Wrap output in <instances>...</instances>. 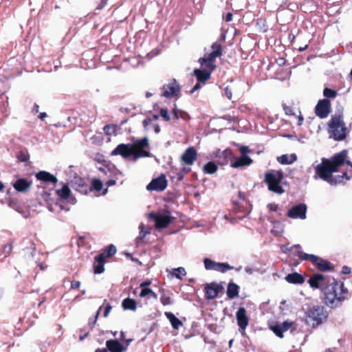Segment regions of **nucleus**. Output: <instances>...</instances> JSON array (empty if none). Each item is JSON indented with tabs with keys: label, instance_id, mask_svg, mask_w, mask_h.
<instances>
[{
	"label": "nucleus",
	"instance_id": "obj_1",
	"mask_svg": "<svg viewBox=\"0 0 352 352\" xmlns=\"http://www.w3.org/2000/svg\"><path fill=\"white\" fill-rule=\"evenodd\" d=\"M148 147V139L144 138L133 144H119L112 152L111 155H120L124 158L131 155L136 160L140 157H150L151 154L146 150Z\"/></svg>",
	"mask_w": 352,
	"mask_h": 352
},
{
	"label": "nucleus",
	"instance_id": "obj_2",
	"mask_svg": "<svg viewBox=\"0 0 352 352\" xmlns=\"http://www.w3.org/2000/svg\"><path fill=\"white\" fill-rule=\"evenodd\" d=\"M325 302L327 306L337 308L342 305L347 299L349 292L343 283H340L333 279L332 282L325 287Z\"/></svg>",
	"mask_w": 352,
	"mask_h": 352
},
{
	"label": "nucleus",
	"instance_id": "obj_3",
	"mask_svg": "<svg viewBox=\"0 0 352 352\" xmlns=\"http://www.w3.org/2000/svg\"><path fill=\"white\" fill-rule=\"evenodd\" d=\"M328 132L330 138L335 140H343L347 134V128L340 114H336L331 116L328 124Z\"/></svg>",
	"mask_w": 352,
	"mask_h": 352
},
{
	"label": "nucleus",
	"instance_id": "obj_4",
	"mask_svg": "<svg viewBox=\"0 0 352 352\" xmlns=\"http://www.w3.org/2000/svg\"><path fill=\"white\" fill-rule=\"evenodd\" d=\"M212 52L206 54L199 59L200 68L212 73L217 67L215 65L216 58L222 55L220 44L214 43L211 46Z\"/></svg>",
	"mask_w": 352,
	"mask_h": 352
},
{
	"label": "nucleus",
	"instance_id": "obj_5",
	"mask_svg": "<svg viewBox=\"0 0 352 352\" xmlns=\"http://www.w3.org/2000/svg\"><path fill=\"white\" fill-rule=\"evenodd\" d=\"M328 316L327 311L322 306H314L306 313V322L315 327L324 322Z\"/></svg>",
	"mask_w": 352,
	"mask_h": 352
},
{
	"label": "nucleus",
	"instance_id": "obj_6",
	"mask_svg": "<svg viewBox=\"0 0 352 352\" xmlns=\"http://www.w3.org/2000/svg\"><path fill=\"white\" fill-rule=\"evenodd\" d=\"M283 173L278 170H270L265 174V182L268 185L270 190L277 193L282 194L284 190L280 186V183L283 179Z\"/></svg>",
	"mask_w": 352,
	"mask_h": 352
},
{
	"label": "nucleus",
	"instance_id": "obj_7",
	"mask_svg": "<svg viewBox=\"0 0 352 352\" xmlns=\"http://www.w3.org/2000/svg\"><path fill=\"white\" fill-rule=\"evenodd\" d=\"M298 256L302 260L310 261L320 271H331L333 269V265L330 262L314 254L299 252Z\"/></svg>",
	"mask_w": 352,
	"mask_h": 352
},
{
	"label": "nucleus",
	"instance_id": "obj_8",
	"mask_svg": "<svg viewBox=\"0 0 352 352\" xmlns=\"http://www.w3.org/2000/svg\"><path fill=\"white\" fill-rule=\"evenodd\" d=\"M180 93V87L175 79L171 80L162 87V96L165 98H178Z\"/></svg>",
	"mask_w": 352,
	"mask_h": 352
},
{
	"label": "nucleus",
	"instance_id": "obj_9",
	"mask_svg": "<svg viewBox=\"0 0 352 352\" xmlns=\"http://www.w3.org/2000/svg\"><path fill=\"white\" fill-rule=\"evenodd\" d=\"M148 217L155 221V227L157 229L166 228L172 219V217L170 215L169 212H164V213L159 214L151 212L148 214Z\"/></svg>",
	"mask_w": 352,
	"mask_h": 352
},
{
	"label": "nucleus",
	"instance_id": "obj_10",
	"mask_svg": "<svg viewBox=\"0 0 352 352\" xmlns=\"http://www.w3.org/2000/svg\"><path fill=\"white\" fill-rule=\"evenodd\" d=\"M167 186V180L164 175L153 179L146 186L148 190L163 191Z\"/></svg>",
	"mask_w": 352,
	"mask_h": 352
},
{
	"label": "nucleus",
	"instance_id": "obj_11",
	"mask_svg": "<svg viewBox=\"0 0 352 352\" xmlns=\"http://www.w3.org/2000/svg\"><path fill=\"white\" fill-rule=\"evenodd\" d=\"M307 206L304 204H298L287 212V216L292 219H306Z\"/></svg>",
	"mask_w": 352,
	"mask_h": 352
},
{
	"label": "nucleus",
	"instance_id": "obj_12",
	"mask_svg": "<svg viewBox=\"0 0 352 352\" xmlns=\"http://www.w3.org/2000/svg\"><path fill=\"white\" fill-rule=\"evenodd\" d=\"M330 101L327 99L320 100L316 107V113L320 118H325L330 112Z\"/></svg>",
	"mask_w": 352,
	"mask_h": 352
},
{
	"label": "nucleus",
	"instance_id": "obj_13",
	"mask_svg": "<svg viewBox=\"0 0 352 352\" xmlns=\"http://www.w3.org/2000/svg\"><path fill=\"white\" fill-rule=\"evenodd\" d=\"M71 186L81 194L86 195L89 187L85 184L84 180L79 176H75L70 182Z\"/></svg>",
	"mask_w": 352,
	"mask_h": 352
},
{
	"label": "nucleus",
	"instance_id": "obj_14",
	"mask_svg": "<svg viewBox=\"0 0 352 352\" xmlns=\"http://www.w3.org/2000/svg\"><path fill=\"white\" fill-rule=\"evenodd\" d=\"M56 192L60 199L67 200L72 204L76 203V199L72 196L71 190L67 184H64L62 188L57 190Z\"/></svg>",
	"mask_w": 352,
	"mask_h": 352
},
{
	"label": "nucleus",
	"instance_id": "obj_15",
	"mask_svg": "<svg viewBox=\"0 0 352 352\" xmlns=\"http://www.w3.org/2000/svg\"><path fill=\"white\" fill-rule=\"evenodd\" d=\"M197 158V152L192 147H190L186 150L182 155V162L187 165H192Z\"/></svg>",
	"mask_w": 352,
	"mask_h": 352
},
{
	"label": "nucleus",
	"instance_id": "obj_16",
	"mask_svg": "<svg viewBox=\"0 0 352 352\" xmlns=\"http://www.w3.org/2000/svg\"><path fill=\"white\" fill-rule=\"evenodd\" d=\"M236 316L239 328L244 330L248 324V318L245 308L240 307L236 312Z\"/></svg>",
	"mask_w": 352,
	"mask_h": 352
},
{
	"label": "nucleus",
	"instance_id": "obj_17",
	"mask_svg": "<svg viewBox=\"0 0 352 352\" xmlns=\"http://www.w3.org/2000/svg\"><path fill=\"white\" fill-rule=\"evenodd\" d=\"M292 325V322L285 321L270 327L271 330L278 337L283 338V333L287 331Z\"/></svg>",
	"mask_w": 352,
	"mask_h": 352
},
{
	"label": "nucleus",
	"instance_id": "obj_18",
	"mask_svg": "<svg viewBox=\"0 0 352 352\" xmlns=\"http://www.w3.org/2000/svg\"><path fill=\"white\" fill-rule=\"evenodd\" d=\"M310 286L313 288H322L324 285V276L320 274H314L308 280Z\"/></svg>",
	"mask_w": 352,
	"mask_h": 352
},
{
	"label": "nucleus",
	"instance_id": "obj_19",
	"mask_svg": "<svg viewBox=\"0 0 352 352\" xmlns=\"http://www.w3.org/2000/svg\"><path fill=\"white\" fill-rule=\"evenodd\" d=\"M252 159L247 155H241L240 157L236 158L231 164V167L239 168L244 166H249L252 164Z\"/></svg>",
	"mask_w": 352,
	"mask_h": 352
},
{
	"label": "nucleus",
	"instance_id": "obj_20",
	"mask_svg": "<svg viewBox=\"0 0 352 352\" xmlns=\"http://www.w3.org/2000/svg\"><path fill=\"white\" fill-rule=\"evenodd\" d=\"M193 73L196 76L197 81L202 82L203 85H204L206 82L210 79L211 75V73L201 68L195 69Z\"/></svg>",
	"mask_w": 352,
	"mask_h": 352
},
{
	"label": "nucleus",
	"instance_id": "obj_21",
	"mask_svg": "<svg viewBox=\"0 0 352 352\" xmlns=\"http://www.w3.org/2000/svg\"><path fill=\"white\" fill-rule=\"evenodd\" d=\"M106 346L111 352H123L126 350L118 340H110L106 342Z\"/></svg>",
	"mask_w": 352,
	"mask_h": 352
},
{
	"label": "nucleus",
	"instance_id": "obj_22",
	"mask_svg": "<svg viewBox=\"0 0 352 352\" xmlns=\"http://www.w3.org/2000/svg\"><path fill=\"white\" fill-rule=\"evenodd\" d=\"M36 178L39 180L52 184H56L58 181L54 175L46 171H40L36 174Z\"/></svg>",
	"mask_w": 352,
	"mask_h": 352
},
{
	"label": "nucleus",
	"instance_id": "obj_23",
	"mask_svg": "<svg viewBox=\"0 0 352 352\" xmlns=\"http://www.w3.org/2000/svg\"><path fill=\"white\" fill-rule=\"evenodd\" d=\"M105 256H106L104 253H102L96 256L95 259L98 264L95 265L94 266L95 273L100 274L104 271V263Z\"/></svg>",
	"mask_w": 352,
	"mask_h": 352
},
{
	"label": "nucleus",
	"instance_id": "obj_24",
	"mask_svg": "<svg viewBox=\"0 0 352 352\" xmlns=\"http://www.w3.org/2000/svg\"><path fill=\"white\" fill-rule=\"evenodd\" d=\"M285 280L289 283L302 284L305 281L303 276L298 273H292L288 274L285 277Z\"/></svg>",
	"mask_w": 352,
	"mask_h": 352
},
{
	"label": "nucleus",
	"instance_id": "obj_25",
	"mask_svg": "<svg viewBox=\"0 0 352 352\" xmlns=\"http://www.w3.org/2000/svg\"><path fill=\"white\" fill-rule=\"evenodd\" d=\"M30 182L25 179H18L14 184V188L20 192L25 191L30 187Z\"/></svg>",
	"mask_w": 352,
	"mask_h": 352
},
{
	"label": "nucleus",
	"instance_id": "obj_26",
	"mask_svg": "<svg viewBox=\"0 0 352 352\" xmlns=\"http://www.w3.org/2000/svg\"><path fill=\"white\" fill-rule=\"evenodd\" d=\"M218 293V288L214 284L208 285L206 287V296L208 299L216 298Z\"/></svg>",
	"mask_w": 352,
	"mask_h": 352
},
{
	"label": "nucleus",
	"instance_id": "obj_27",
	"mask_svg": "<svg viewBox=\"0 0 352 352\" xmlns=\"http://www.w3.org/2000/svg\"><path fill=\"white\" fill-rule=\"evenodd\" d=\"M297 160V156L296 154H286L283 155L280 157L277 158L278 162L283 164H291Z\"/></svg>",
	"mask_w": 352,
	"mask_h": 352
},
{
	"label": "nucleus",
	"instance_id": "obj_28",
	"mask_svg": "<svg viewBox=\"0 0 352 352\" xmlns=\"http://www.w3.org/2000/svg\"><path fill=\"white\" fill-rule=\"evenodd\" d=\"M165 316L170 320L172 327L178 329L182 326V322L171 312H165Z\"/></svg>",
	"mask_w": 352,
	"mask_h": 352
},
{
	"label": "nucleus",
	"instance_id": "obj_29",
	"mask_svg": "<svg viewBox=\"0 0 352 352\" xmlns=\"http://www.w3.org/2000/svg\"><path fill=\"white\" fill-rule=\"evenodd\" d=\"M122 306L124 308V309L134 311L137 309V302L135 300L130 298H127L122 301Z\"/></svg>",
	"mask_w": 352,
	"mask_h": 352
},
{
	"label": "nucleus",
	"instance_id": "obj_30",
	"mask_svg": "<svg viewBox=\"0 0 352 352\" xmlns=\"http://www.w3.org/2000/svg\"><path fill=\"white\" fill-rule=\"evenodd\" d=\"M239 287L235 283H229L227 289V295L230 298H234L239 294Z\"/></svg>",
	"mask_w": 352,
	"mask_h": 352
},
{
	"label": "nucleus",
	"instance_id": "obj_31",
	"mask_svg": "<svg viewBox=\"0 0 352 352\" xmlns=\"http://www.w3.org/2000/svg\"><path fill=\"white\" fill-rule=\"evenodd\" d=\"M140 235L137 237L136 241L139 243L142 241L147 234L151 233V228L146 227L144 224L140 223L139 226Z\"/></svg>",
	"mask_w": 352,
	"mask_h": 352
},
{
	"label": "nucleus",
	"instance_id": "obj_32",
	"mask_svg": "<svg viewBox=\"0 0 352 352\" xmlns=\"http://www.w3.org/2000/svg\"><path fill=\"white\" fill-rule=\"evenodd\" d=\"M217 170V166L214 162H208L207 163L204 167V170L205 173L208 174L214 173Z\"/></svg>",
	"mask_w": 352,
	"mask_h": 352
},
{
	"label": "nucleus",
	"instance_id": "obj_33",
	"mask_svg": "<svg viewBox=\"0 0 352 352\" xmlns=\"http://www.w3.org/2000/svg\"><path fill=\"white\" fill-rule=\"evenodd\" d=\"M233 267L230 266L228 263H217V267L214 271L220 272H226L228 270H232Z\"/></svg>",
	"mask_w": 352,
	"mask_h": 352
},
{
	"label": "nucleus",
	"instance_id": "obj_34",
	"mask_svg": "<svg viewBox=\"0 0 352 352\" xmlns=\"http://www.w3.org/2000/svg\"><path fill=\"white\" fill-rule=\"evenodd\" d=\"M204 263L207 270H215L217 262L213 261L210 258H205Z\"/></svg>",
	"mask_w": 352,
	"mask_h": 352
},
{
	"label": "nucleus",
	"instance_id": "obj_35",
	"mask_svg": "<svg viewBox=\"0 0 352 352\" xmlns=\"http://www.w3.org/2000/svg\"><path fill=\"white\" fill-rule=\"evenodd\" d=\"M162 294L160 298V301L163 305H169L173 303V299L170 296L166 295L164 291L162 292Z\"/></svg>",
	"mask_w": 352,
	"mask_h": 352
},
{
	"label": "nucleus",
	"instance_id": "obj_36",
	"mask_svg": "<svg viewBox=\"0 0 352 352\" xmlns=\"http://www.w3.org/2000/svg\"><path fill=\"white\" fill-rule=\"evenodd\" d=\"M323 94L326 98H336L337 93L336 91L329 88H325L323 91Z\"/></svg>",
	"mask_w": 352,
	"mask_h": 352
},
{
	"label": "nucleus",
	"instance_id": "obj_37",
	"mask_svg": "<svg viewBox=\"0 0 352 352\" xmlns=\"http://www.w3.org/2000/svg\"><path fill=\"white\" fill-rule=\"evenodd\" d=\"M92 186L96 190L100 191L102 189L103 184L100 179H94L92 181Z\"/></svg>",
	"mask_w": 352,
	"mask_h": 352
},
{
	"label": "nucleus",
	"instance_id": "obj_38",
	"mask_svg": "<svg viewBox=\"0 0 352 352\" xmlns=\"http://www.w3.org/2000/svg\"><path fill=\"white\" fill-rule=\"evenodd\" d=\"M186 274V272L184 267H180L174 269L173 275L179 279L181 278L180 275L185 276Z\"/></svg>",
	"mask_w": 352,
	"mask_h": 352
},
{
	"label": "nucleus",
	"instance_id": "obj_39",
	"mask_svg": "<svg viewBox=\"0 0 352 352\" xmlns=\"http://www.w3.org/2000/svg\"><path fill=\"white\" fill-rule=\"evenodd\" d=\"M140 289H141V291H140V293L139 294V296L140 298L149 297V296L151 295V292H152V290L150 288L146 287V288H140Z\"/></svg>",
	"mask_w": 352,
	"mask_h": 352
},
{
	"label": "nucleus",
	"instance_id": "obj_40",
	"mask_svg": "<svg viewBox=\"0 0 352 352\" xmlns=\"http://www.w3.org/2000/svg\"><path fill=\"white\" fill-rule=\"evenodd\" d=\"M107 256H111L115 254L116 252V248L113 245H110L107 247Z\"/></svg>",
	"mask_w": 352,
	"mask_h": 352
},
{
	"label": "nucleus",
	"instance_id": "obj_41",
	"mask_svg": "<svg viewBox=\"0 0 352 352\" xmlns=\"http://www.w3.org/2000/svg\"><path fill=\"white\" fill-rule=\"evenodd\" d=\"M160 116L166 121H169L170 119L168 112L166 109H161Z\"/></svg>",
	"mask_w": 352,
	"mask_h": 352
},
{
	"label": "nucleus",
	"instance_id": "obj_42",
	"mask_svg": "<svg viewBox=\"0 0 352 352\" xmlns=\"http://www.w3.org/2000/svg\"><path fill=\"white\" fill-rule=\"evenodd\" d=\"M18 159L21 162H26L29 159V155L25 154V153L21 152L18 155Z\"/></svg>",
	"mask_w": 352,
	"mask_h": 352
},
{
	"label": "nucleus",
	"instance_id": "obj_43",
	"mask_svg": "<svg viewBox=\"0 0 352 352\" xmlns=\"http://www.w3.org/2000/svg\"><path fill=\"white\" fill-rule=\"evenodd\" d=\"M144 127L147 129L148 126L152 123V119L151 118H147L143 121Z\"/></svg>",
	"mask_w": 352,
	"mask_h": 352
},
{
	"label": "nucleus",
	"instance_id": "obj_44",
	"mask_svg": "<svg viewBox=\"0 0 352 352\" xmlns=\"http://www.w3.org/2000/svg\"><path fill=\"white\" fill-rule=\"evenodd\" d=\"M202 82H197L196 85L193 87V88L190 91V94H193L195 91L199 90L201 87Z\"/></svg>",
	"mask_w": 352,
	"mask_h": 352
},
{
	"label": "nucleus",
	"instance_id": "obj_45",
	"mask_svg": "<svg viewBox=\"0 0 352 352\" xmlns=\"http://www.w3.org/2000/svg\"><path fill=\"white\" fill-rule=\"evenodd\" d=\"M151 284V282L148 280H145L142 283H140V288H146V287H148V286Z\"/></svg>",
	"mask_w": 352,
	"mask_h": 352
},
{
	"label": "nucleus",
	"instance_id": "obj_46",
	"mask_svg": "<svg viewBox=\"0 0 352 352\" xmlns=\"http://www.w3.org/2000/svg\"><path fill=\"white\" fill-rule=\"evenodd\" d=\"M224 91H225V95L227 97V98L230 100L232 98L231 90L229 88L226 87Z\"/></svg>",
	"mask_w": 352,
	"mask_h": 352
},
{
	"label": "nucleus",
	"instance_id": "obj_47",
	"mask_svg": "<svg viewBox=\"0 0 352 352\" xmlns=\"http://www.w3.org/2000/svg\"><path fill=\"white\" fill-rule=\"evenodd\" d=\"M80 286V281H73L71 283V288L72 289H77L79 288Z\"/></svg>",
	"mask_w": 352,
	"mask_h": 352
},
{
	"label": "nucleus",
	"instance_id": "obj_48",
	"mask_svg": "<svg viewBox=\"0 0 352 352\" xmlns=\"http://www.w3.org/2000/svg\"><path fill=\"white\" fill-rule=\"evenodd\" d=\"M268 208L270 211H276L278 209V205L274 204H270L268 205Z\"/></svg>",
	"mask_w": 352,
	"mask_h": 352
},
{
	"label": "nucleus",
	"instance_id": "obj_49",
	"mask_svg": "<svg viewBox=\"0 0 352 352\" xmlns=\"http://www.w3.org/2000/svg\"><path fill=\"white\" fill-rule=\"evenodd\" d=\"M342 273L344 274H349L351 273V268L347 266L342 267Z\"/></svg>",
	"mask_w": 352,
	"mask_h": 352
},
{
	"label": "nucleus",
	"instance_id": "obj_50",
	"mask_svg": "<svg viewBox=\"0 0 352 352\" xmlns=\"http://www.w3.org/2000/svg\"><path fill=\"white\" fill-rule=\"evenodd\" d=\"M240 152L242 155H246V153L248 152V148L247 146H241Z\"/></svg>",
	"mask_w": 352,
	"mask_h": 352
},
{
	"label": "nucleus",
	"instance_id": "obj_51",
	"mask_svg": "<svg viewBox=\"0 0 352 352\" xmlns=\"http://www.w3.org/2000/svg\"><path fill=\"white\" fill-rule=\"evenodd\" d=\"M111 310V307L109 305H108L105 308V310L104 312V317H107L109 315Z\"/></svg>",
	"mask_w": 352,
	"mask_h": 352
},
{
	"label": "nucleus",
	"instance_id": "obj_52",
	"mask_svg": "<svg viewBox=\"0 0 352 352\" xmlns=\"http://www.w3.org/2000/svg\"><path fill=\"white\" fill-rule=\"evenodd\" d=\"M281 250L283 252L286 253L292 250V248H289L287 245H283Z\"/></svg>",
	"mask_w": 352,
	"mask_h": 352
},
{
	"label": "nucleus",
	"instance_id": "obj_53",
	"mask_svg": "<svg viewBox=\"0 0 352 352\" xmlns=\"http://www.w3.org/2000/svg\"><path fill=\"white\" fill-rule=\"evenodd\" d=\"M107 1L108 0H102L98 7V9L100 10V9L103 8L105 6Z\"/></svg>",
	"mask_w": 352,
	"mask_h": 352
},
{
	"label": "nucleus",
	"instance_id": "obj_54",
	"mask_svg": "<svg viewBox=\"0 0 352 352\" xmlns=\"http://www.w3.org/2000/svg\"><path fill=\"white\" fill-rule=\"evenodd\" d=\"M245 272L249 274H253V272L255 271L252 267H246L245 268Z\"/></svg>",
	"mask_w": 352,
	"mask_h": 352
},
{
	"label": "nucleus",
	"instance_id": "obj_55",
	"mask_svg": "<svg viewBox=\"0 0 352 352\" xmlns=\"http://www.w3.org/2000/svg\"><path fill=\"white\" fill-rule=\"evenodd\" d=\"M232 14L231 13H230V12L228 13L226 16V21L227 22H229V21H230L232 20Z\"/></svg>",
	"mask_w": 352,
	"mask_h": 352
},
{
	"label": "nucleus",
	"instance_id": "obj_56",
	"mask_svg": "<svg viewBox=\"0 0 352 352\" xmlns=\"http://www.w3.org/2000/svg\"><path fill=\"white\" fill-rule=\"evenodd\" d=\"M173 116H174V118H175L176 120H178V118H179V116H178V113H177V110L175 108H174V109H173Z\"/></svg>",
	"mask_w": 352,
	"mask_h": 352
},
{
	"label": "nucleus",
	"instance_id": "obj_57",
	"mask_svg": "<svg viewBox=\"0 0 352 352\" xmlns=\"http://www.w3.org/2000/svg\"><path fill=\"white\" fill-rule=\"evenodd\" d=\"M107 184L108 186H113L114 184H116V181L113 180V179H109L107 182Z\"/></svg>",
	"mask_w": 352,
	"mask_h": 352
},
{
	"label": "nucleus",
	"instance_id": "obj_58",
	"mask_svg": "<svg viewBox=\"0 0 352 352\" xmlns=\"http://www.w3.org/2000/svg\"><path fill=\"white\" fill-rule=\"evenodd\" d=\"M47 117V114L45 113H41L40 115H39V118L42 120H43L45 119V118Z\"/></svg>",
	"mask_w": 352,
	"mask_h": 352
},
{
	"label": "nucleus",
	"instance_id": "obj_59",
	"mask_svg": "<svg viewBox=\"0 0 352 352\" xmlns=\"http://www.w3.org/2000/svg\"><path fill=\"white\" fill-rule=\"evenodd\" d=\"M39 109V106L37 104H35L33 107V111L35 113H38Z\"/></svg>",
	"mask_w": 352,
	"mask_h": 352
},
{
	"label": "nucleus",
	"instance_id": "obj_60",
	"mask_svg": "<svg viewBox=\"0 0 352 352\" xmlns=\"http://www.w3.org/2000/svg\"><path fill=\"white\" fill-rule=\"evenodd\" d=\"M149 297H152L154 299H157V294L154 292H151V295L149 296Z\"/></svg>",
	"mask_w": 352,
	"mask_h": 352
},
{
	"label": "nucleus",
	"instance_id": "obj_61",
	"mask_svg": "<svg viewBox=\"0 0 352 352\" xmlns=\"http://www.w3.org/2000/svg\"><path fill=\"white\" fill-rule=\"evenodd\" d=\"M101 308H102V307H100L99 308V309L98 310V311H97V313H96V317H95V320H94V323H95V322H96V320H97V318H98V315L100 314V311Z\"/></svg>",
	"mask_w": 352,
	"mask_h": 352
},
{
	"label": "nucleus",
	"instance_id": "obj_62",
	"mask_svg": "<svg viewBox=\"0 0 352 352\" xmlns=\"http://www.w3.org/2000/svg\"><path fill=\"white\" fill-rule=\"evenodd\" d=\"M307 47V45H305V46H303V47H302V46L299 47V49H298V50H299V51H303V50H305Z\"/></svg>",
	"mask_w": 352,
	"mask_h": 352
},
{
	"label": "nucleus",
	"instance_id": "obj_63",
	"mask_svg": "<svg viewBox=\"0 0 352 352\" xmlns=\"http://www.w3.org/2000/svg\"><path fill=\"white\" fill-rule=\"evenodd\" d=\"M96 352H107V350L105 349H98L96 351Z\"/></svg>",
	"mask_w": 352,
	"mask_h": 352
},
{
	"label": "nucleus",
	"instance_id": "obj_64",
	"mask_svg": "<svg viewBox=\"0 0 352 352\" xmlns=\"http://www.w3.org/2000/svg\"><path fill=\"white\" fill-rule=\"evenodd\" d=\"M272 232L274 233L275 235H278L280 232H277L276 230H272Z\"/></svg>",
	"mask_w": 352,
	"mask_h": 352
}]
</instances>
